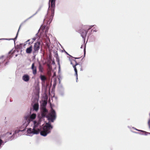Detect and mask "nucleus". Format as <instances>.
Instances as JSON below:
<instances>
[{"label":"nucleus","mask_w":150,"mask_h":150,"mask_svg":"<svg viewBox=\"0 0 150 150\" xmlns=\"http://www.w3.org/2000/svg\"><path fill=\"white\" fill-rule=\"evenodd\" d=\"M34 109L37 111L39 108V105L38 103H36L34 104L33 106Z\"/></svg>","instance_id":"15"},{"label":"nucleus","mask_w":150,"mask_h":150,"mask_svg":"<svg viewBox=\"0 0 150 150\" xmlns=\"http://www.w3.org/2000/svg\"><path fill=\"white\" fill-rule=\"evenodd\" d=\"M3 143V141L1 140V139H0V146H1L2 143Z\"/></svg>","instance_id":"23"},{"label":"nucleus","mask_w":150,"mask_h":150,"mask_svg":"<svg viewBox=\"0 0 150 150\" xmlns=\"http://www.w3.org/2000/svg\"><path fill=\"white\" fill-rule=\"evenodd\" d=\"M33 50V47L32 46H30L29 47L27 48L26 50V53L27 54H30Z\"/></svg>","instance_id":"12"},{"label":"nucleus","mask_w":150,"mask_h":150,"mask_svg":"<svg viewBox=\"0 0 150 150\" xmlns=\"http://www.w3.org/2000/svg\"><path fill=\"white\" fill-rule=\"evenodd\" d=\"M65 52L67 53V54L69 56V57L72 56L71 55H69V54H68L67 52H65Z\"/></svg>","instance_id":"25"},{"label":"nucleus","mask_w":150,"mask_h":150,"mask_svg":"<svg viewBox=\"0 0 150 150\" xmlns=\"http://www.w3.org/2000/svg\"><path fill=\"white\" fill-rule=\"evenodd\" d=\"M80 58L79 57V58H76V57H74V58H75V59H80Z\"/></svg>","instance_id":"27"},{"label":"nucleus","mask_w":150,"mask_h":150,"mask_svg":"<svg viewBox=\"0 0 150 150\" xmlns=\"http://www.w3.org/2000/svg\"><path fill=\"white\" fill-rule=\"evenodd\" d=\"M22 78L23 80L25 81H28L29 80V77L28 75L27 74H25L23 76Z\"/></svg>","instance_id":"13"},{"label":"nucleus","mask_w":150,"mask_h":150,"mask_svg":"<svg viewBox=\"0 0 150 150\" xmlns=\"http://www.w3.org/2000/svg\"><path fill=\"white\" fill-rule=\"evenodd\" d=\"M21 25H20V26H19V29H18V33H17V34L16 35V37L14 39H16L17 38V35H18V32H19V30H20V28L21 27Z\"/></svg>","instance_id":"21"},{"label":"nucleus","mask_w":150,"mask_h":150,"mask_svg":"<svg viewBox=\"0 0 150 150\" xmlns=\"http://www.w3.org/2000/svg\"><path fill=\"white\" fill-rule=\"evenodd\" d=\"M34 126L33 128L36 129V128L39 125V123H38L36 121H34Z\"/></svg>","instance_id":"17"},{"label":"nucleus","mask_w":150,"mask_h":150,"mask_svg":"<svg viewBox=\"0 0 150 150\" xmlns=\"http://www.w3.org/2000/svg\"><path fill=\"white\" fill-rule=\"evenodd\" d=\"M48 29H47V28H46L45 31V33H46L47 32V31H48Z\"/></svg>","instance_id":"24"},{"label":"nucleus","mask_w":150,"mask_h":150,"mask_svg":"<svg viewBox=\"0 0 150 150\" xmlns=\"http://www.w3.org/2000/svg\"><path fill=\"white\" fill-rule=\"evenodd\" d=\"M57 57V60H58V57Z\"/></svg>","instance_id":"31"},{"label":"nucleus","mask_w":150,"mask_h":150,"mask_svg":"<svg viewBox=\"0 0 150 150\" xmlns=\"http://www.w3.org/2000/svg\"><path fill=\"white\" fill-rule=\"evenodd\" d=\"M45 104H43L41 107V116L42 117H46L47 113L48 112V110L46 108Z\"/></svg>","instance_id":"6"},{"label":"nucleus","mask_w":150,"mask_h":150,"mask_svg":"<svg viewBox=\"0 0 150 150\" xmlns=\"http://www.w3.org/2000/svg\"><path fill=\"white\" fill-rule=\"evenodd\" d=\"M94 25H90V26H85L84 28L86 29L88 31L90 30L92 28Z\"/></svg>","instance_id":"16"},{"label":"nucleus","mask_w":150,"mask_h":150,"mask_svg":"<svg viewBox=\"0 0 150 150\" xmlns=\"http://www.w3.org/2000/svg\"><path fill=\"white\" fill-rule=\"evenodd\" d=\"M36 117V114H35L33 113L29 117H28L26 116L25 117V119L26 120L25 123H24L23 124V126L25 128L28 125L30 122L32 121Z\"/></svg>","instance_id":"3"},{"label":"nucleus","mask_w":150,"mask_h":150,"mask_svg":"<svg viewBox=\"0 0 150 150\" xmlns=\"http://www.w3.org/2000/svg\"><path fill=\"white\" fill-rule=\"evenodd\" d=\"M31 69L32 70L33 73L34 75H35L37 74V68L35 66V63H33L32 65Z\"/></svg>","instance_id":"10"},{"label":"nucleus","mask_w":150,"mask_h":150,"mask_svg":"<svg viewBox=\"0 0 150 150\" xmlns=\"http://www.w3.org/2000/svg\"><path fill=\"white\" fill-rule=\"evenodd\" d=\"M75 61L76 62V64L75 65H73V67L74 69V71H75V75L76 77V81L77 82V80H78V74H77V68L76 67V66L78 64V63H77L76 61L75 60Z\"/></svg>","instance_id":"9"},{"label":"nucleus","mask_w":150,"mask_h":150,"mask_svg":"<svg viewBox=\"0 0 150 150\" xmlns=\"http://www.w3.org/2000/svg\"><path fill=\"white\" fill-rule=\"evenodd\" d=\"M16 51L11 50L8 53V56H17V54H16Z\"/></svg>","instance_id":"11"},{"label":"nucleus","mask_w":150,"mask_h":150,"mask_svg":"<svg viewBox=\"0 0 150 150\" xmlns=\"http://www.w3.org/2000/svg\"><path fill=\"white\" fill-rule=\"evenodd\" d=\"M54 56H58V53L57 51L54 52Z\"/></svg>","instance_id":"22"},{"label":"nucleus","mask_w":150,"mask_h":150,"mask_svg":"<svg viewBox=\"0 0 150 150\" xmlns=\"http://www.w3.org/2000/svg\"><path fill=\"white\" fill-rule=\"evenodd\" d=\"M58 63H59V59H58Z\"/></svg>","instance_id":"30"},{"label":"nucleus","mask_w":150,"mask_h":150,"mask_svg":"<svg viewBox=\"0 0 150 150\" xmlns=\"http://www.w3.org/2000/svg\"><path fill=\"white\" fill-rule=\"evenodd\" d=\"M45 26H42L40 28V29L42 30V31H44V30L45 29Z\"/></svg>","instance_id":"20"},{"label":"nucleus","mask_w":150,"mask_h":150,"mask_svg":"<svg viewBox=\"0 0 150 150\" xmlns=\"http://www.w3.org/2000/svg\"><path fill=\"white\" fill-rule=\"evenodd\" d=\"M79 67H81H81L80 65H79Z\"/></svg>","instance_id":"32"},{"label":"nucleus","mask_w":150,"mask_h":150,"mask_svg":"<svg viewBox=\"0 0 150 150\" xmlns=\"http://www.w3.org/2000/svg\"><path fill=\"white\" fill-rule=\"evenodd\" d=\"M25 129H24L23 130H15L14 134H16V133H19L20 132L24 130Z\"/></svg>","instance_id":"19"},{"label":"nucleus","mask_w":150,"mask_h":150,"mask_svg":"<svg viewBox=\"0 0 150 150\" xmlns=\"http://www.w3.org/2000/svg\"><path fill=\"white\" fill-rule=\"evenodd\" d=\"M53 128L50 122L46 123L45 125L43 127L42 130L41 131L40 134L45 136L51 132V129Z\"/></svg>","instance_id":"1"},{"label":"nucleus","mask_w":150,"mask_h":150,"mask_svg":"<svg viewBox=\"0 0 150 150\" xmlns=\"http://www.w3.org/2000/svg\"><path fill=\"white\" fill-rule=\"evenodd\" d=\"M40 78L42 81V83H45V81L47 79L46 77L44 75H41Z\"/></svg>","instance_id":"14"},{"label":"nucleus","mask_w":150,"mask_h":150,"mask_svg":"<svg viewBox=\"0 0 150 150\" xmlns=\"http://www.w3.org/2000/svg\"><path fill=\"white\" fill-rule=\"evenodd\" d=\"M93 31H94L96 32V31H97V30H93Z\"/></svg>","instance_id":"29"},{"label":"nucleus","mask_w":150,"mask_h":150,"mask_svg":"<svg viewBox=\"0 0 150 150\" xmlns=\"http://www.w3.org/2000/svg\"><path fill=\"white\" fill-rule=\"evenodd\" d=\"M40 131V129H36L33 128V129L29 128L27 131L28 133L33 134H38L39 133Z\"/></svg>","instance_id":"7"},{"label":"nucleus","mask_w":150,"mask_h":150,"mask_svg":"<svg viewBox=\"0 0 150 150\" xmlns=\"http://www.w3.org/2000/svg\"><path fill=\"white\" fill-rule=\"evenodd\" d=\"M56 117V112L55 110L52 108V109L51 112L46 116L48 120L51 122H53L55 119Z\"/></svg>","instance_id":"2"},{"label":"nucleus","mask_w":150,"mask_h":150,"mask_svg":"<svg viewBox=\"0 0 150 150\" xmlns=\"http://www.w3.org/2000/svg\"><path fill=\"white\" fill-rule=\"evenodd\" d=\"M55 1L56 0H49L50 5L49 6L48 12L49 13H51V16H53L54 13Z\"/></svg>","instance_id":"4"},{"label":"nucleus","mask_w":150,"mask_h":150,"mask_svg":"<svg viewBox=\"0 0 150 150\" xmlns=\"http://www.w3.org/2000/svg\"><path fill=\"white\" fill-rule=\"evenodd\" d=\"M30 40H28L26 42H28L30 41Z\"/></svg>","instance_id":"28"},{"label":"nucleus","mask_w":150,"mask_h":150,"mask_svg":"<svg viewBox=\"0 0 150 150\" xmlns=\"http://www.w3.org/2000/svg\"><path fill=\"white\" fill-rule=\"evenodd\" d=\"M84 56L85 55V53H86V50H85L84 49Z\"/></svg>","instance_id":"26"},{"label":"nucleus","mask_w":150,"mask_h":150,"mask_svg":"<svg viewBox=\"0 0 150 150\" xmlns=\"http://www.w3.org/2000/svg\"><path fill=\"white\" fill-rule=\"evenodd\" d=\"M39 71L41 72H43V67L40 64H39Z\"/></svg>","instance_id":"18"},{"label":"nucleus","mask_w":150,"mask_h":150,"mask_svg":"<svg viewBox=\"0 0 150 150\" xmlns=\"http://www.w3.org/2000/svg\"><path fill=\"white\" fill-rule=\"evenodd\" d=\"M40 43L37 42L34 43L33 50V53L34 54L37 53L40 47Z\"/></svg>","instance_id":"5"},{"label":"nucleus","mask_w":150,"mask_h":150,"mask_svg":"<svg viewBox=\"0 0 150 150\" xmlns=\"http://www.w3.org/2000/svg\"><path fill=\"white\" fill-rule=\"evenodd\" d=\"M88 31L86 29V30H85L84 29H81L79 30V32L81 34L82 38L85 39Z\"/></svg>","instance_id":"8"}]
</instances>
